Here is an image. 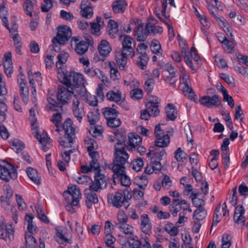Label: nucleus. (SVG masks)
Segmentation results:
<instances>
[{
  "label": "nucleus",
  "instance_id": "48",
  "mask_svg": "<svg viewBox=\"0 0 248 248\" xmlns=\"http://www.w3.org/2000/svg\"><path fill=\"white\" fill-rule=\"evenodd\" d=\"M72 110L74 115L77 118V120L80 123L82 121V118L85 114L83 107H80L79 108H72Z\"/></svg>",
  "mask_w": 248,
  "mask_h": 248
},
{
  "label": "nucleus",
  "instance_id": "9",
  "mask_svg": "<svg viewBox=\"0 0 248 248\" xmlns=\"http://www.w3.org/2000/svg\"><path fill=\"white\" fill-rule=\"evenodd\" d=\"M7 93V90L5 86L0 85V123L5 121L6 115L5 113L7 109V106L5 103V98L4 95Z\"/></svg>",
  "mask_w": 248,
  "mask_h": 248
},
{
  "label": "nucleus",
  "instance_id": "56",
  "mask_svg": "<svg viewBox=\"0 0 248 248\" xmlns=\"http://www.w3.org/2000/svg\"><path fill=\"white\" fill-rule=\"evenodd\" d=\"M220 209V204H219L215 210L214 215L213 218L212 226L217 225V224L221 220V218L220 217V213H219Z\"/></svg>",
  "mask_w": 248,
  "mask_h": 248
},
{
  "label": "nucleus",
  "instance_id": "53",
  "mask_svg": "<svg viewBox=\"0 0 248 248\" xmlns=\"http://www.w3.org/2000/svg\"><path fill=\"white\" fill-rule=\"evenodd\" d=\"M130 95L133 99H140L143 97V92L140 89H135L130 92Z\"/></svg>",
  "mask_w": 248,
  "mask_h": 248
},
{
  "label": "nucleus",
  "instance_id": "49",
  "mask_svg": "<svg viewBox=\"0 0 248 248\" xmlns=\"http://www.w3.org/2000/svg\"><path fill=\"white\" fill-rule=\"evenodd\" d=\"M156 16L161 21H163L166 24V25L168 26V35H169V40L170 41H171L173 39V38L175 36L174 31V30H173V28L171 24H169V22H165V21H164L163 20V19L161 18L159 13H156Z\"/></svg>",
  "mask_w": 248,
  "mask_h": 248
},
{
  "label": "nucleus",
  "instance_id": "41",
  "mask_svg": "<svg viewBox=\"0 0 248 248\" xmlns=\"http://www.w3.org/2000/svg\"><path fill=\"white\" fill-rule=\"evenodd\" d=\"M146 109L154 116L156 117L159 115L160 110L158 109V105H152L150 103H147L146 104Z\"/></svg>",
  "mask_w": 248,
  "mask_h": 248
},
{
  "label": "nucleus",
  "instance_id": "13",
  "mask_svg": "<svg viewBox=\"0 0 248 248\" xmlns=\"http://www.w3.org/2000/svg\"><path fill=\"white\" fill-rule=\"evenodd\" d=\"M133 41L132 37L128 35H125L124 39L122 42L123 50L124 51H126L129 53V55L131 58L135 56V51L133 48L131 47V45Z\"/></svg>",
  "mask_w": 248,
  "mask_h": 248
},
{
  "label": "nucleus",
  "instance_id": "39",
  "mask_svg": "<svg viewBox=\"0 0 248 248\" xmlns=\"http://www.w3.org/2000/svg\"><path fill=\"white\" fill-rule=\"evenodd\" d=\"M25 238L26 248H31L36 246V240L32 235L26 233Z\"/></svg>",
  "mask_w": 248,
  "mask_h": 248
},
{
  "label": "nucleus",
  "instance_id": "55",
  "mask_svg": "<svg viewBox=\"0 0 248 248\" xmlns=\"http://www.w3.org/2000/svg\"><path fill=\"white\" fill-rule=\"evenodd\" d=\"M80 13L81 16L86 18H91L93 15V9L92 7L81 8Z\"/></svg>",
  "mask_w": 248,
  "mask_h": 248
},
{
  "label": "nucleus",
  "instance_id": "8",
  "mask_svg": "<svg viewBox=\"0 0 248 248\" xmlns=\"http://www.w3.org/2000/svg\"><path fill=\"white\" fill-rule=\"evenodd\" d=\"M199 102L203 106L208 108H212L213 106L219 107L222 106L221 97L218 94H214L213 96H202L199 99Z\"/></svg>",
  "mask_w": 248,
  "mask_h": 248
},
{
  "label": "nucleus",
  "instance_id": "23",
  "mask_svg": "<svg viewBox=\"0 0 248 248\" xmlns=\"http://www.w3.org/2000/svg\"><path fill=\"white\" fill-rule=\"evenodd\" d=\"M26 172L30 179L36 185L41 184V176L36 170L29 167L26 170Z\"/></svg>",
  "mask_w": 248,
  "mask_h": 248
},
{
  "label": "nucleus",
  "instance_id": "52",
  "mask_svg": "<svg viewBox=\"0 0 248 248\" xmlns=\"http://www.w3.org/2000/svg\"><path fill=\"white\" fill-rule=\"evenodd\" d=\"M12 146L13 147V149L16 150V152L17 153L23 150L25 147L24 143L17 139L14 140L12 142Z\"/></svg>",
  "mask_w": 248,
  "mask_h": 248
},
{
  "label": "nucleus",
  "instance_id": "45",
  "mask_svg": "<svg viewBox=\"0 0 248 248\" xmlns=\"http://www.w3.org/2000/svg\"><path fill=\"white\" fill-rule=\"evenodd\" d=\"M128 140L132 144L136 146L139 145L142 141V139L140 136L135 133H131L128 135Z\"/></svg>",
  "mask_w": 248,
  "mask_h": 248
},
{
  "label": "nucleus",
  "instance_id": "54",
  "mask_svg": "<svg viewBox=\"0 0 248 248\" xmlns=\"http://www.w3.org/2000/svg\"><path fill=\"white\" fill-rule=\"evenodd\" d=\"M93 190H90L89 188L88 189H85V194L87 195V199H89L92 201L94 203H97L98 202V199L97 195L94 192H92ZM93 192H94L93 191Z\"/></svg>",
  "mask_w": 248,
  "mask_h": 248
},
{
  "label": "nucleus",
  "instance_id": "28",
  "mask_svg": "<svg viewBox=\"0 0 248 248\" xmlns=\"http://www.w3.org/2000/svg\"><path fill=\"white\" fill-rule=\"evenodd\" d=\"M70 89L74 96H78V95H80L81 97L84 98L87 96V91L84 84L73 87Z\"/></svg>",
  "mask_w": 248,
  "mask_h": 248
},
{
  "label": "nucleus",
  "instance_id": "1",
  "mask_svg": "<svg viewBox=\"0 0 248 248\" xmlns=\"http://www.w3.org/2000/svg\"><path fill=\"white\" fill-rule=\"evenodd\" d=\"M72 95V91L70 88L59 85L57 95H48L47 98V101L50 105L49 109L54 111L62 110L63 106L70 102Z\"/></svg>",
  "mask_w": 248,
  "mask_h": 248
},
{
  "label": "nucleus",
  "instance_id": "30",
  "mask_svg": "<svg viewBox=\"0 0 248 248\" xmlns=\"http://www.w3.org/2000/svg\"><path fill=\"white\" fill-rule=\"evenodd\" d=\"M107 98L110 101L119 103L122 100V93L120 91L115 92L114 91H109L106 94Z\"/></svg>",
  "mask_w": 248,
  "mask_h": 248
},
{
  "label": "nucleus",
  "instance_id": "32",
  "mask_svg": "<svg viewBox=\"0 0 248 248\" xmlns=\"http://www.w3.org/2000/svg\"><path fill=\"white\" fill-rule=\"evenodd\" d=\"M170 143V137L168 134H166L162 137L156 138L155 141V145L161 148L167 147Z\"/></svg>",
  "mask_w": 248,
  "mask_h": 248
},
{
  "label": "nucleus",
  "instance_id": "57",
  "mask_svg": "<svg viewBox=\"0 0 248 248\" xmlns=\"http://www.w3.org/2000/svg\"><path fill=\"white\" fill-rule=\"evenodd\" d=\"M107 121L108 126L111 127H118L121 124L120 119L117 118V117L108 119Z\"/></svg>",
  "mask_w": 248,
  "mask_h": 248
},
{
  "label": "nucleus",
  "instance_id": "29",
  "mask_svg": "<svg viewBox=\"0 0 248 248\" xmlns=\"http://www.w3.org/2000/svg\"><path fill=\"white\" fill-rule=\"evenodd\" d=\"M140 56L138 58L137 62L138 66L142 70H144L146 68V65L149 60V58L145 52L141 51L139 52Z\"/></svg>",
  "mask_w": 248,
  "mask_h": 248
},
{
  "label": "nucleus",
  "instance_id": "10",
  "mask_svg": "<svg viewBox=\"0 0 248 248\" xmlns=\"http://www.w3.org/2000/svg\"><path fill=\"white\" fill-rule=\"evenodd\" d=\"M185 200L182 199H173L169 205V210L173 217H176L180 210H183Z\"/></svg>",
  "mask_w": 248,
  "mask_h": 248
},
{
  "label": "nucleus",
  "instance_id": "19",
  "mask_svg": "<svg viewBox=\"0 0 248 248\" xmlns=\"http://www.w3.org/2000/svg\"><path fill=\"white\" fill-rule=\"evenodd\" d=\"M97 49L101 55L106 57L111 51V47L108 41L102 40L98 45Z\"/></svg>",
  "mask_w": 248,
  "mask_h": 248
},
{
  "label": "nucleus",
  "instance_id": "36",
  "mask_svg": "<svg viewBox=\"0 0 248 248\" xmlns=\"http://www.w3.org/2000/svg\"><path fill=\"white\" fill-rule=\"evenodd\" d=\"M118 228L120 230H122L123 232L126 235H129L128 239L131 240H134L135 237L133 234V227L128 224L122 226L120 225L118 226Z\"/></svg>",
  "mask_w": 248,
  "mask_h": 248
},
{
  "label": "nucleus",
  "instance_id": "25",
  "mask_svg": "<svg viewBox=\"0 0 248 248\" xmlns=\"http://www.w3.org/2000/svg\"><path fill=\"white\" fill-rule=\"evenodd\" d=\"M126 7L125 0H117L113 2L112 5L113 11L114 13H123Z\"/></svg>",
  "mask_w": 248,
  "mask_h": 248
},
{
  "label": "nucleus",
  "instance_id": "46",
  "mask_svg": "<svg viewBox=\"0 0 248 248\" xmlns=\"http://www.w3.org/2000/svg\"><path fill=\"white\" fill-rule=\"evenodd\" d=\"M71 73H74V72H66L65 73H63L62 80L61 81L66 87L70 89L72 88V78H70L68 76L70 75Z\"/></svg>",
  "mask_w": 248,
  "mask_h": 248
},
{
  "label": "nucleus",
  "instance_id": "16",
  "mask_svg": "<svg viewBox=\"0 0 248 248\" xmlns=\"http://www.w3.org/2000/svg\"><path fill=\"white\" fill-rule=\"evenodd\" d=\"M122 171L114 172L113 178L114 179L120 178L121 185L125 186H129L131 185L130 179L126 174L125 169L123 170Z\"/></svg>",
  "mask_w": 248,
  "mask_h": 248
},
{
  "label": "nucleus",
  "instance_id": "60",
  "mask_svg": "<svg viewBox=\"0 0 248 248\" xmlns=\"http://www.w3.org/2000/svg\"><path fill=\"white\" fill-rule=\"evenodd\" d=\"M161 49V45L159 41L157 40H154L152 42L151 45V49L154 54H157L159 52Z\"/></svg>",
  "mask_w": 248,
  "mask_h": 248
},
{
  "label": "nucleus",
  "instance_id": "12",
  "mask_svg": "<svg viewBox=\"0 0 248 248\" xmlns=\"http://www.w3.org/2000/svg\"><path fill=\"white\" fill-rule=\"evenodd\" d=\"M141 229L146 234H150L152 232V224L147 214H142L140 217Z\"/></svg>",
  "mask_w": 248,
  "mask_h": 248
},
{
  "label": "nucleus",
  "instance_id": "26",
  "mask_svg": "<svg viewBox=\"0 0 248 248\" xmlns=\"http://www.w3.org/2000/svg\"><path fill=\"white\" fill-rule=\"evenodd\" d=\"M70 78H72V87L84 84L85 81L82 75L76 73H71L68 76Z\"/></svg>",
  "mask_w": 248,
  "mask_h": 248
},
{
  "label": "nucleus",
  "instance_id": "42",
  "mask_svg": "<svg viewBox=\"0 0 248 248\" xmlns=\"http://www.w3.org/2000/svg\"><path fill=\"white\" fill-rule=\"evenodd\" d=\"M4 192L5 196L6 204L7 206H9L10 204V200L13 195V190L9 185H7L4 186Z\"/></svg>",
  "mask_w": 248,
  "mask_h": 248
},
{
  "label": "nucleus",
  "instance_id": "61",
  "mask_svg": "<svg viewBox=\"0 0 248 248\" xmlns=\"http://www.w3.org/2000/svg\"><path fill=\"white\" fill-rule=\"evenodd\" d=\"M85 73L89 77H93L95 75L99 73V70L93 67H89V66H86L84 69Z\"/></svg>",
  "mask_w": 248,
  "mask_h": 248
},
{
  "label": "nucleus",
  "instance_id": "14",
  "mask_svg": "<svg viewBox=\"0 0 248 248\" xmlns=\"http://www.w3.org/2000/svg\"><path fill=\"white\" fill-rule=\"evenodd\" d=\"M129 53L126 51H122V52H118L116 54L115 59L117 64L121 70H124L127 63V57Z\"/></svg>",
  "mask_w": 248,
  "mask_h": 248
},
{
  "label": "nucleus",
  "instance_id": "4",
  "mask_svg": "<svg viewBox=\"0 0 248 248\" xmlns=\"http://www.w3.org/2000/svg\"><path fill=\"white\" fill-rule=\"evenodd\" d=\"M132 196L129 190L126 188L124 190L120 189L117 191L115 195L112 194H108V202L112 205L119 208L122 206L125 202H127L128 200L131 199Z\"/></svg>",
  "mask_w": 248,
  "mask_h": 248
},
{
  "label": "nucleus",
  "instance_id": "37",
  "mask_svg": "<svg viewBox=\"0 0 248 248\" xmlns=\"http://www.w3.org/2000/svg\"><path fill=\"white\" fill-rule=\"evenodd\" d=\"M35 2L34 0H27V2H25L23 4L25 12L30 17L32 16V13L34 10Z\"/></svg>",
  "mask_w": 248,
  "mask_h": 248
},
{
  "label": "nucleus",
  "instance_id": "58",
  "mask_svg": "<svg viewBox=\"0 0 248 248\" xmlns=\"http://www.w3.org/2000/svg\"><path fill=\"white\" fill-rule=\"evenodd\" d=\"M183 81L182 84H183L185 87L183 88V92L185 93H187L191 94V97H192L193 96H195V93L193 91V90L192 88L188 86V82L186 80V78H185L184 77H183Z\"/></svg>",
  "mask_w": 248,
  "mask_h": 248
},
{
  "label": "nucleus",
  "instance_id": "22",
  "mask_svg": "<svg viewBox=\"0 0 248 248\" xmlns=\"http://www.w3.org/2000/svg\"><path fill=\"white\" fill-rule=\"evenodd\" d=\"M118 27V23L115 21L109 20L107 28L108 34L111 38H114L119 35Z\"/></svg>",
  "mask_w": 248,
  "mask_h": 248
},
{
  "label": "nucleus",
  "instance_id": "40",
  "mask_svg": "<svg viewBox=\"0 0 248 248\" xmlns=\"http://www.w3.org/2000/svg\"><path fill=\"white\" fill-rule=\"evenodd\" d=\"M155 81L153 77L148 78L145 82L144 89L147 93H151L154 89Z\"/></svg>",
  "mask_w": 248,
  "mask_h": 248
},
{
  "label": "nucleus",
  "instance_id": "51",
  "mask_svg": "<svg viewBox=\"0 0 248 248\" xmlns=\"http://www.w3.org/2000/svg\"><path fill=\"white\" fill-rule=\"evenodd\" d=\"M62 119V116L60 113H56L53 115L52 118V122L57 127V129H56L55 131L59 132L61 131L60 129L59 125L60 123L61 122Z\"/></svg>",
  "mask_w": 248,
  "mask_h": 248
},
{
  "label": "nucleus",
  "instance_id": "59",
  "mask_svg": "<svg viewBox=\"0 0 248 248\" xmlns=\"http://www.w3.org/2000/svg\"><path fill=\"white\" fill-rule=\"evenodd\" d=\"M133 169L137 171H139L144 165V162L142 158H138L133 161L132 162Z\"/></svg>",
  "mask_w": 248,
  "mask_h": 248
},
{
  "label": "nucleus",
  "instance_id": "33",
  "mask_svg": "<svg viewBox=\"0 0 248 248\" xmlns=\"http://www.w3.org/2000/svg\"><path fill=\"white\" fill-rule=\"evenodd\" d=\"M20 93L23 102L27 104L29 100V87L27 83L21 84L19 86Z\"/></svg>",
  "mask_w": 248,
  "mask_h": 248
},
{
  "label": "nucleus",
  "instance_id": "34",
  "mask_svg": "<svg viewBox=\"0 0 248 248\" xmlns=\"http://www.w3.org/2000/svg\"><path fill=\"white\" fill-rule=\"evenodd\" d=\"M102 112L106 120L112 117H116L119 114L118 111L115 108L110 107L104 108Z\"/></svg>",
  "mask_w": 248,
  "mask_h": 248
},
{
  "label": "nucleus",
  "instance_id": "44",
  "mask_svg": "<svg viewBox=\"0 0 248 248\" xmlns=\"http://www.w3.org/2000/svg\"><path fill=\"white\" fill-rule=\"evenodd\" d=\"M165 230L171 236L177 235L179 232L178 228L174 226L173 223L171 222H169L165 225Z\"/></svg>",
  "mask_w": 248,
  "mask_h": 248
},
{
  "label": "nucleus",
  "instance_id": "64",
  "mask_svg": "<svg viewBox=\"0 0 248 248\" xmlns=\"http://www.w3.org/2000/svg\"><path fill=\"white\" fill-rule=\"evenodd\" d=\"M172 185V181L169 176L165 175L162 181V186L164 189H169Z\"/></svg>",
  "mask_w": 248,
  "mask_h": 248
},
{
  "label": "nucleus",
  "instance_id": "63",
  "mask_svg": "<svg viewBox=\"0 0 248 248\" xmlns=\"http://www.w3.org/2000/svg\"><path fill=\"white\" fill-rule=\"evenodd\" d=\"M160 160H161L156 159L155 158H151V162L153 165L152 167L154 170L159 171L161 170L162 166L160 163Z\"/></svg>",
  "mask_w": 248,
  "mask_h": 248
},
{
  "label": "nucleus",
  "instance_id": "18",
  "mask_svg": "<svg viewBox=\"0 0 248 248\" xmlns=\"http://www.w3.org/2000/svg\"><path fill=\"white\" fill-rule=\"evenodd\" d=\"M113 133L116 135L117 140L115 145L118 144L119 147H121V146L124 148V146L126 145L125 141L126 140V134L124 130L122 128L120 130L115 129Z\"/></svg>",
  "mask_w": 248,
  "mask_h": 248
},
{
  "label": "nucleus",
  "instance_id": "62",
  "mask_svg": "<svg viewBox=\"0 0 248 248\" xmlns=\"http://www.w3.org/2000/svg\"><path fill=\"white\" fill-rule=\"evenodd\" d=\"M110 65L111 68L110 70V75L111 79H112L113 80L119 79L120 78V75L117 68L112 67L110 63Z\"/></svg>",
  "mask_w": 248,
  "mask_h": 248
},
{
  "label": "nucleus",
  "instance_id": "17",
  "mask_svg": "<svg viewBox=\"0 0 248 248\" xmlns=\"http://www.w3.org/2000/svg\"><path fill=\"white\" fill-rule=\"evenodd\" d=\"M73 122L70 118L67 119L63 123L62 126H60V129L61 130H63L64 132V135H69L72 136H76L75 129L72 126Z\"/></svg>",
  "mask_w": 248,
  "mask_h": 248
},
{
  "label": "nucleus",
  "instance_id": "20",
  "mask_svg": "<svg viewBox=\"0 0 248 248\" xmlns=\"http://www.w3.org/2000/svg\"><path fill=\"white\" fill-rule=\"evenodd\" d=\"M33 134L35 135V137L37 139V140L41 143L42 146V150L44 152H46L51 146L50 144V139L49 138H46L45 136H43V137L40 134L39 132L37 131V130L35 132H33Z\"/></svg>",
  "mask_w": 248,
  "mask_h": 248
},
{
  "label": "nucleus",
  "instance_id": "3",
  "mask_svg": "<svg viewBox=\"0 0 248 248\" xmlns=\"http://www.w3.org/2000/svg\"><path fill=\"white\" fill-rule=\"evenodd\" d=\"M129 157L124 148L121 146L119 147L118 144L115 145L113 162L108 165V168L113 172H123L122 170L125 169V165L129 164L127 161Z\"/></svg>",
  "mask_w": 248,
  "mask_h": 248
},
{
  "label": "nucleus",
  "instance_id": "50",
  "mask_svg": "<svg viewBox=\"0 0 248 248\" xmlns=\"http://www.w3.org/2000/svg\"><path fill=\"white\" fill-rule=\"evenodd\" d=\"M68 57L69 54L67 52H62L59 54L57 56L58 61L56 64L57 68H61V67H59V65L64 63L66 61H67Z\"/></svg>",
  "mask_w": 248,
  "mask_h": 248
},
{
  "label": "nucleus",
  "instance_id": "5",
  "mask_svg": "<svg viewBox=\"0 0 248 248\" xmlns=\"http://www.w3.org/2000/svg\"><path fill=\"white\" fill-rule=\"evenodd\" d=\"M4 165H0V178L2 180L8 182L10 180H15L17 177V172L15 166L3 161Z\"/></svg>",
  "mask_w": 248,
  "mask_h": 248
},
{
  "label": "nucleus",
  "instance_id": "6",
  "mask_svg": "<svg viewBox=\"0 0 248 248\" xmlns=\"http://www.w3.org/2000/svg\"><path fill=\"white\" fill-rule=\"evenodd\" d=\"M72 35V31L69 27L64 25L58 27V32L52 42H58L59 44H65Z\"/></svg>",
  "mask_w": 248,
  "mask_h": 248
},
{
  "label": "nucleus",
  "instance_id": "11",
  "mask_svg": "<svg viewBox=\"0 0 248 248\" xmlns=\"http://www.w3.org/2000/svg\"><path fill=\"white\" fill-rule=\"evenodd\" d=\"M10 227L7 228L6 225H0V238L7 240L8 239L10 241L14 239V228L11 224Z\"/></svg>",
  "mask_w": 248,
  "mask_h": 248
},
{
  "label": "nucleus",
  "instance_id": "31",
  "mask_svg": "<svg viewBox=\"0 0 248 248\" xmlns=\"http://www.w3.org/2000/svg\"><path fill=\"white\" fill-rule=\"evenodd\" d=\"M99 113L98 108H94L93 111L87 114L88 122L91 125L95 124L99 119Z\"/></svg>",
  "mask_w": 248,
  "mask_h": 248
},
{
  "label": "nucleus",
  "instance_id": "35",
  "mask_svg": "<svg viewBox=\"0 0 248 248\" xmlns=\"http://www.w3.org/2000/svg\"><path fill=\"white\" fill-rule=\"evenodd\" d=\"M219 42L221 44H224L228 49H230V51L229 52V53H232V51L233 50L236 45V42L234 38H232L230 40H228L227 37H224L223 40L219 39Z\"/></svg>",
  "mask_w": 248,
  "mask_h": 248
},
{
  "label": "nucleus",
  "instance_id": "2",
  "mask_svg": "<svg viewBox=\"0 0 248 248\" xmlns=\"http://www.w3.org/2000/svg\"><path fill=\"white\" fill-rule=\"evenodd\" d=\"M93 170L96 171V172L94 177V181L89 186V189L97 192L106 188L107 186L108 183L106 180L105 176L100 173L101 169H96L95 166L91 165V163H90L89 166L83 165L81 166V171L83 173H88Z\"/></svg>",
  "mask_w": 248,
  "mask_h": 248
},
{
  "label": "nucleus",
  "instance_id": "47",
  "mask_svg": "<svg viewBox=\"0 0 248 248\" xmlns=\"http://www.w3.org/2000/svg\"><path fill=\"white\" fill-rule=\"evenodd\" d=\"M174 154L175 158L178 162H183L187 159V154L180 147L175 151Z\"/></svg>",
  "mask_w": 248,
  "mask_h": 248
},
{
  "label": "nucleus",
  "instance_id": "43",
  "mask_svg": "<svg viewBox=\"0 0 248 248\" xmlns=\"http://www.w3.org/2000/svg\"><path fill=\"white\" fill-rule=\"evenodd\" d=\"M206 214L204 208H197L194 212L193 217L194 219L200 221L205 217Z\"/></svg>",
  "mask_w": 248,
  "mask_h": 248
},
{
  "label": "nucleus",
  "instance_id": "27",
  "mask_svg": "<svg viewBox=\"0 0 248 248\" xmlns=\"http://www.w3.org/2000/svg\"><path fill=\"white\" fill-rule=\"evenodd\" d=\"M167 117L171 121H174L177 118L176 108L172 104H168L165 107Z\"/></svg>",
  "mask_w": 248,
  "mask_h": 248
},
{
  "label": "nucleus",
  "instance_id": "24",
  "mask_svg": "<svg viewBox=\"0 0 248 248\" xmlns=\"http://www.w3.org/2000/svg\"><path fill=\"white\" fill-rule=\"evenodd\" d=\"M88 43L85 41H81L77 43L75 47L76 52L79 55H83L86 52L88 49L89 45L91 44V41L88 39Z\"/></svg>",
  "mask_w": 248,
  "mask_h": 248
},
{
  "label": "nucleus",
  "instance_id": "38",
  "mask_svg": "<svg viewBox=\"0 0 248 248\" xmlns=\"http://www.w3.org/2000/svg\"><path fill=\"white\" fill-rule=\"evenodd\" d=\"M89 152V155L92 158L90 163L91 165L95 166L96 169H100V164L98 161V159L99 157V155L98 152L93 150Z\"/></svg>",
  "mask_w": 248,
  "mask_h": 248
},
{
  "label": "nucleus",
  "instance_id": "15",
  "mask_svg": "<svg viewBox=\"0 0 248 248\" xmlns=\"http://www.w3.org/2000/svg\"><path fill=\"white\" fill-rule=\"evenodd\" d=\"M134 33L138 42L144 41L148 36V32L143 31V24H139L134 30Z\"/></svg>",
  "mask_w": 248,
  "mask_h": 248
},
{
  "label": "nucleus",
  "instance_id": "21",
  "mask_svg": "<svg viewBox=\"0 0 248 248\" xmlns=\"http://www.w3.org/2000/svg\"><path fill=\"white\" fill-rule=\"evenodd\" d=\"M76 136L69 135H64L63 137H60L59 140L60 145L64 148H72L74 143V139Z\"/></svg>",
  "mask_w": 248,
  "mask_h": 248
},
{
  "label": "nucleus",
  "instance_id": "7",
  "mask_svg": "<svg viewBox=\"0 0 248 248\" xmlns=\"http://www.w3.org/2000/svg\"><path fill=\"white\" fill-rule=\"evenodd\" d=\"M63 195L66 197L67 201H71L73 205H78L79 199L81 196L79 189L76 185L68 186V189L64 191Z\"/></svg>",
  "mask_w": 248,
  "mask_h": 248
}]
</instances>
